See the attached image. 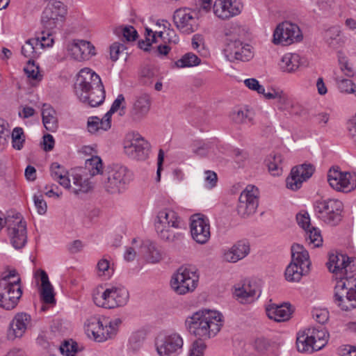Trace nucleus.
<instances>
[{"mask_svg":"<svg viewBox=\"0 0 356 356\" xmlns=\"http://www.w3.org/2000/svg\"><path fill=\"white\" fill-rule=\"evenodd\" d=\"M74 92L78 98L91 107L102 104L105 99V90L98 74L88 68L79 72L74 83Z\"/></svg>","mask_w":356,"mask_h":356,"instance_id":"nucleus-1","label":"nucleus"},{"mask_svg":"<svg viewBox=\"0 0 356 356\" xmlns=\"http://www.w3.org/2000/svg\"><path fill=\"white\" fill-rule=\"evenodd\" d=\"M221 317V314L216 311H199L188 317L185 325L191 334L200 340H205L216 336L220 330Z\"/></svg>","mask_w":356,"mask_h":356,"instance_id":"nucleus-2","label":"nucleus"},{"mask_svg":"<svg viewBox=\"0 0 356 356\" xmlns=\"http://www.w3.org/2000/svg\"><path fill=\"white\" fill-rule=\"evenodd\" d=\"M181 218L174 210L163 209L157 213L154 227L159 238L168 243H175L183 238Z\"/></svg>","mask_w":356,"mask_h":356,"instance_id":"nucleus-3","label":"nucleus"},{"mask_svg":"<svg viewBox=\"0 0 356 356\" xmlns=\"http://www.w3.org/2000/svg\"><path fill=\"white\" fill-rule=\"evenodd\" d=\"M132 179L131 172L124 165L113 163L106 166L99 177V183L108 193H120Z\"/></svg>","mask_w":356,"mask_h":356,"instance_id":"nucleus-4","label":"nucleus"},{"mask_svg":"<svg viewBox=\"0 0 356 356\" xmlns=\"http://www.w3.org/2000/svg\"><path fill=\"white\" fill-rule=\"evenodd\" d=\"M329 334L322 327L308 328L298 334L297 348L299 352H313L321 350L327 342Z\"/></svg>","mask_w":356,"mask_h":356,"instance_id":"nucleus-5","label":"nucleus"},{"mask_svg":"<svg viewBox=\"0 0 356 356\" xmlns=\"http://www.w3.org/2000/svg\"><path fill=\"white\" fill-rule=\"evenodd\" d=\"M121 323V319L118 318L104 325L99 318L92 316L87 320L85 324L86 332L90 338H93L95 341L103 342L116 335L118 327Z\"/></svg>","mask_w":356,"mask_h":356,"instance_id":"nucleus-6","label":"nucleus"},{"mask_svg":"<svg viewBox=\"0 0 356 356\" xmlns=\"http://www.w3.org/2000/svg\"><path fill=\"white\" fill-rule=\"evenodd\" d=\"M199 275L194 268L181 266L172 275L170 281L172 289L178 295L191 293L197 288Z\"/></svg>","mask_w":356,"mask_h":356,"instance_id":"nucleus-7","label":"nucleus"},{"mask_svg":"<svg viewBox=\"0 0 356 356\" xmlns=\"http://www.w3.org/2000/svg\"><path fill=\"white\" fill-rule=\"evenodd\" d=\"M129 298L128 290L124 286H111L93 294V301L98 307L113 309L125 305Z\"/></svg>","mask_w":356,"mask_h":356,"instance_id":"nucleus-8","label":"nucleus"},{"mask_svg":"<svg viewBox=\"0 0 356 356\" xmlns=\"http://www.w3.org/2000/svg\"><path fill=\"white\" fill-rule=\"evenodd\" d=\"M314 211L317 217L326 224L334 226L341 220L343 203L335 199L316 201Z\"/></svg>","mask_w":356,"mask_h":356,"instance_id":"nucleus-9","label":"nucleus"},{"mask_svg":"<svg viewBox=\"0 0 356 356\" xmlns=\"http://www.w3.org/2000/svg\"><path fill=\"white\" fill-rule=\"evenodd\" d=\"M334 302L342 310L349 311L356 307V281H337Z\"/></svg>","mask_w":356,"mask_h":356,"instance_id":"nucleus-10","label":"nucleus"},{"mask_svg":"<svg viewBox=\"0 0 356 356\" xmlns=\"http://www.w3.org/2000/svg\"><path fill=\"white\" fill-rule=\"evenodd\" d=\"M327 181L337 191L348 192L356 187V175L333 166L327 172Z\"/></svg>","mask_w":356,"mask_h":356,"instance_id":"nucleus-11","label":"nucleus"},{"mask_svg":"<svg viewBox=\"0 0 356 356\" xmlns=\"http://www.w3.org/2000/svg\"><path fill=\"white\" fill-rule=\"evenodd\" d=\"M150 145L139 134L128 135L124 143V152L136 160L147 158Z\"/></svg>","mask_w":356,"mask_h":356,"instance_id":"nucleus-12","label":"nucleus"},{"mask_svg":"<svg viewBox=\"0 0 356 356\" xmlns=\"http://www.w3.org/2000/svg\"><path fill=\"white\" fill-rule=\"evenodd\" d=\"M302 38L300 28L295 24L285 22L280 24L273 33V42L288 45Z\"/></svg>","mask_w":356,"mask_h":356,"instance_id":"nucleus-13","label":"nucleus"},{"mask_svg":"<svg viewBox=\"0 0 356 356\" xmlns=\"http://www.w3.org/2000/svg\"><path fill=\"white\" fill-rule=\"evenodd\" d=\"M223 51L226 58L230 62H245L252 58L250 46L237 39H227Z\"/></svg>","mask_w":356,"mask_h":356,"instance_id":"nucleus-14","label":"nucleus"},{"mask_svg":"<svg viewBox=\"0 0 356 356\" xmlns=\"http://www.w3.org/2000/svg\"><path fill=\"white\" fill-rule=\"evenodd\" d=\"M67 10L63 3L58 1L51 2L44 10L41 22L46 30H52L59 21H62Z\"/></svg>","mask_w":356,"mask_h":356,"instance_id":"nucleus-15","label":"nucleus"},{"mask_svg":"<svg viewBox=\"0 0 356 356\" xmlns=\"http://www.w3.org/2000/svg\"><path fill=\"white\" fill-rule=\"evenodd\" d=\"M156 350L160 356H176L183 346V339L177 334L159 337L156 341Z\"/></svg>","mask_w":356,"mask_h":356,"instance_id":"nucleus-16","label":"nucleus"},{"mask_svg":"<svg viewBox=\"0 0 356 356\" xmlns=\"http://www.w3.org/2000/svg\"><path fill=\"white\" fill-rule=\"evenodd\" d=\"M257 189L252 186H248L240 195L237 206L238 213L243 218L253 214L258 207L259 200L257 195Z\"/></svg>","mask_w":356,"mask_h":356,"instance_id":"nucleus-17","label":"nucleus"},{"mask_svg":"<svg viewBox=\"0 0 356 356\" xmlns=\"http://www.w3.org/2000/svg\"><path fill=\"white\" fill-rule=\"evenodd\" d=\"M191 232L192 238L200 244L206 243L210 238V225L208 218L202 214L191 216Z\"/></svg>","mask_w":356,"mask_h":356,"instance_id":"nucleus-18","label":"nucleus"},{"mask_svg":"<svg viewBox=\"0 0 356 356\" xmlns=\"http://www.w3.org/2000/svg\"><path fill=\"white\" fill-rule=\"evenodd\" d=\"M314 171L315 167L311 163H305L293 167L286 179V187L292 191L299 189L302 182L309 179Z\"/></svg>","mask_w":356,"mask_h":356,"instance_id":"nucleus-19","label":"nucleus"},{"mask_svg":"<svg viewBox=\"0 0 356 356\" xmlns=\"http://www.w3.org/2000/svg\"><path fill=\"white\" fill-rule=\"evenodd\" d=\"M173 22L176 27L185 34H190L197 29V19L187 8L177 9L173 15Z\"/></svg>","mask_w":356,"mask_h":356,"instance_id":"nucleus-20","label":"nucleus"},{"mask_svg":"<svg viewBox=\"0 0 356 356\" xmlns=\"http://www.w3.org/2000/svg\"><path fill=\"white\" fill-rule=\"evenodd\" d=\"M22 296V287L9 286L0 282V307L6 310L14 309Z\"/></svg>","mask_w":356,"mask_h":356,"instance_id":"nucleus-21","label":"nucleus"},{"mask_svg":"<svg viewBox=\"0 0 356 356\" xmlns=\"http://www.w3.org/2000/svg\"><path fill=\"white\" fill-rule=\"evenodd\" d=\"M67 51L72 58L77 61L88 60L95 54V47L88 41L74 40L67 44Z\"/></svg>","mask_w":356,"mask_h":356,"instance_id":"nucleus-22","label":"nucleus"},{"mask_svg":"<svg viewBox=\"0 0 356 356\" xmlns=\"http://www.w3.org/2000/svg\"><path fill=\"white\" fill-rule=\"evenodd\" d=\"M16 220L13 227H8V234L13 246L15 249H21L27 242L26 224L19 214L16 215Z\"/></svg>","mask_w":356,"mask_h":356,"instance_id":"nucleus-23","label":"nucleus"},{"mask_svg":"<svg viewBox=\"0 0 356 356\" xmlns=\"http://www.w3.org/2000/svg\"><path fill=\"white\" fill-rule=\"evenodd\" d=\"M240 3L236 0H216L213 10V13L221 19H227L241 13Z\"/></svg>","mask_w":356,"mask_h":356,"instance_id":"nucleus-24","label":"nucleus"},{"mask_svg":"<svg viewBox=\"0 0 356 356\" xmlns=\"http://www.w3.org/2000/svg\"><path fill=\"white\" fill-rule=\"evenodd\" d=\"M150 106L151 98L148 94L144 93L136 96L130 110L131 119L135 122L142 120L147 115Z\"/></svg>","mask_w":356,"mask_h":356,"instance_id":"nucleus-25","label":"nucleus"},{"mask_svg":"<svg viewBox=\"0 0 356 356\" xmlns=\"http://www.w3.org/2000/svg\"><path fill=\"white\" fill-rule=\"evenodd\" d=\"M31 321V316L26 313H19L15 315L10 323L7 337L9 340L22 337L25 333L28 325Z\"/></svg>","mask_w":356,"mask_h":356,"instance_id":"nucleus-26","label":"nucleus"},{"mask_svg":"<svg viewBox=\"0 0 356 356\" xmlns=\"http://www.w3.org/2000/svg\"><path fill=\"white\" fill-rule=\"evenodd\" d=\"M266 312L269 318L284 322L291 318L293 309L289 302H284L281 305L270 304L266 307Z\"/></svg>","mask_w":356,"mask_h":356,"instance_id":"nucleus-27","label":"nucleus"},{"mask_svg":"<svg viewBox=\"0 0 356 356\" xmlns=\"http://www.w3.org/2000/svg\"><path fill=\"white\" fill-rule=\"evenodd\" d=\"M250 250V243L248 241H238L225 252L224 259L228 262L235 263L245 257L249 254Z\"/></svg>","mask_w":356,"mask_h":356,"instance_id":"nucleus-28","label":"nucleus"},{"mask_svg":"<svg viewBox=\"0 0 356 356\" xmlns=\"http://www.w3.org/2000/svg\"><path fill=\"white\" fill-rule=\"evenodd\" d=\"M300 57L297 54H285L279 63L280 69L283 72L293 73L300 67Z\"/></svg>","mask_w":356,"mask_h":356,"instance_id":"nucleus-29","label":"nucleus"},{"mask_svg":"<svg viewBox=\"0 0 356 356\" xmlns=\"http://www.w3.org/2000/svg\"><path fill=\"white\" fill-rule=\"evenodd\" d=\"M42 123L45 129L51 132L56 131L58 127L55 110L49 105L44 104L42 109Z\"/></svg>","mask_w":356,"mask_h":356,"instance_id":"nucleus-30","label":"nucleus"},{"mask_svg":"<svg viewBox=\"0 0 356 356\" xmlns=\"http://www.w3.org/2000/svg\"><path fill=\"white\" fill-rule=\"evenodd\" d=\"M291 263L300 266H305L306 268L309 269L311 262L309 261V256L308 252L305 250L303 245L295 243L291 246Z\"/></svg>","mask_w":356,"mask_h":356,"instance_id":"nucleus-31","label":"nucleus"},{"mask_svg":"<svg viewBox=\"0 0 356 356\" xmlns=\"http://www.w3.org/2000/svg\"><path fill=\"white\" fill-rule=\"evenodd\" d=\"M40 280L42 282L40 293L43 302L46 304H54L56 299L54 288L49 280L48 275L43 270H40Z\"/></svg>","mask_w":356,"mask_h":356,"instance_id":"nucleus-32","label":"nucleus"},{"mask_svg":"<svg viewBox=\"0 0 356 356\" xmlns=\"http://www.w3.org/2000/svg\"><path fill=\"white\" fill-rule=\"evenodd\" d=\"M309 271L305 266H300L296 263H290L285 270V278L288 282H299L302 277Z\"/></svg>","mask_w":356,"mask_h":356,"instance_id":"nucleus-33","label":"nucleus"},{"mask_svg":"<svg viewBox=\"0 0 356 356\" xmlns=\"http://www.w3.org/2000/svg\"><path fill=\"white\" fill-rule=\"evenodd\" d=\"M350 257L343 254H332L329 257V261L327 263V268L330 271L339 277L344 266Z\"/></svg>","mask_w":356,"mask_h":356,"instance_id":"nucleus-34","label":"nucleus"},{"mask_svg":"<svg viewBox=\"0 0 356 356\" xmlns=\"http://www.w3.org/2000/svg\"><path fill=\"white\" fill-rule=\"evenodd\" d=\"M72 177V192L76 195L80 193H88L93 186L88 179H83L81 175H74Z\"/></svg>","mask_w":356,"mask_h":356,"instance_id":"nucleus-35","label":"nucleus"},{"mask_svg":"<svg viewBox=\"0 0 356 356\" xmlns=\"http://www.w3.org/2000/svg\"><path fill=\"white\" fill-rule=\"evenodd\" d=\"M324 38L327 44L334 49L339 47L343 42L341 31L337 26L328 29L325 33Z\"/></svg>","mask_w":356,"mask_h":356,"instance_id":"nucleus-36","label":"nucleus"},{"mask_svg":"<svg viewBox=\"0 0 356 356\" xmlns=\"http://www.w3.org/2000/svg\"><path fill=\"white\" fill-rule=\"evenodd\" d=\"M356 261L353 258H350L346 264L343 266L342 271L336 279L337 281H356Z\"/></svg>","mask_w":356,"mask_h":356,"instance_id":"nucleus-37","label":"nucleus"},{"mask_svg":"<svg viewBox=\"0 0 356 356\" xmlns=\"http://www.w3.org/2000/svg\"><path fill=\"white\" fill-rule=\"evenodd\" d=\"M143 248L146 252L147 259L151 263L159 262L162 259L161 251L158 248L156 245L151 241L145 243Z\"/></svg>","mask_w":356,"mask_h":356,"instance_id":"nucleus-38","label":"nucleus"},{"mask_svg":"<svg viewBox=\"0 0 356 356\" xmlns=\"http://www.w3.org/2000/svg\"><path fill=\"white\" fill-rule=\"evenodd\" d=\"M86 168L90 172L91 176L99 175L101 176L103 170V163L102 159L99 156H92L91 159H87L86 161Z\"/></svg>","mask_w":356,"mask_h":356,"instance_id":"nucleus-39","label":"nucleus"},{"mask_svg":"<svg viewBox=\"0 0 356 356\" xmlns=\"http://www.w3.org/2000/svg\"><path fill=\"white\" fill-rule=\"evenodd\" d=\"M200 58H199L193 53H187L184 55L181 58L175 62L177 67H190L198 65L200 63Z\"/></svg>","mask_w":356,"mask_h":356,"instance_id":"nucleus-40","label":"nucleus"},{"mask_svg":"<svg viewBox=\"0 0 356 356\" xmlns=\"http://www.w3.org/2000/svg\"><path fill=\"white\" fill-rule=\"evenodd\" d=\"M13 147L17 150H21L25 143V135L23 129L15 127L13 129L11 134Z\"/></svg>","mask_w":356,"mask_h":356,"instance_id":"nucleus-41","label":"nucleus"},{"mask_svg":"<svg viewBox=\"0 0 356 356\" xmlns=\"http://www.w3.org/2000/svg\"><path fill=\"white\" fill-rule=\"evenodd\" d=\"M305 238L309 243L313 244L314 247H319L322 245L323 238L318 229L312 226L305 230Z\"/></svg>","mask_w":356,"mask_h":356,"instance_id":"nucleus-42","label":"nucleus"},{"mask_svg":"<svg viewBox=\"0 0 356 356\" xmlns=\"http://www.w3.org/2000/svg\"><path fill=\"white\" fill-rule=\"evenodd\" d=\"M3 282L9 286L12 285V286H15V287H22L21 278L18 275L16 270L15 269L2 273V277L1 279L0 280V282Z\"/></svg>","mask_w":356,"mask_h":356,"instance_id":"nucleus-43","label":"nucleus"},{"mask_svg":"<svg viewBox=\"0 0 356 356\" xmlns=\"http://www.w3.org/2000/svg\"><path fill=\"white\" fill-rule=\"evenodd\" d=\"M40 43L38 39H29L26 41L24 45L22 47V54L27 58H33L37 54L36 49Z\"/></svg>","mask_w":356,"mask_h":356,"instance_id":"nucleus-44","label":"nucleus"},{"mask_svg":"<svg viewBox=\"0 0 356 356\" xmlns=\"http://www.w3.org/2000/svg\"><path fill=\"white\" fill-rule=\"evenodd\" d=\"M336 81L341 92L353 93L356 97V86L351 80L337 78Z\"/></svg>","mask_w":356,"mask_h":356,"instance_id":"nucleus-45","label":"nucleus"},{"mask_svg":"<svg viewBox=\"0 0 356 356\" xmlns=\"http://www.w3.org/2000/svg\"><path fill=\"white\" fill-rule=\"evenodd\" d=\"M232 120L236 124L247 123L251 120L248 110H234L231 113Z\"/></svg>","mask_w":356,"mask_h":356,"instance_id":"nucleus-46","label":"nucleus"},{"mask_svg":"<svg viewBox=\"0 0 356 356\" xmlns=\"http://www.w3.org/2000/svg\"><path fill=\"white\" fill-rule=\"evenodd\" d=\"M24 70L29 78L34 80L41 79L42 76L39 73V67L35 65L33 60L30 59L28 61L27 65L24 67Z\"/></svg>","mask_w":356,"mask_h":356,"instance_id":"nucleus-47","label":"nucleus"},{"mask_svg":"<svg viewBox=\"0 0 356 356\" xmlns=\"http://www.w3.org/2000/svg\"><path fill=\"white\" fill-rule=\"evenodd\" d=\"M234 294L238 298H247L254 296L256 291L251 289V285L250 284H243L242 287L235 289Z\"/></svg>","mask_w":356,"mask_h":356,"instance_id":"nucleus-48","label":"nucleus"},{"mask_svg":"<svg viewBox=\"0 0 356 356\" xmlns=\"http://www.w3.org/2000/svg\"><path fill=\"white\" fill-rule=\"evenodd\" d=\"M281 157L280 154L275 155L273 161H269L268 163V170L273 175H279L282 172V168L280 167Z\"/></svg>","mask_w":356,"mask_h":356,"instance_id":"nucleus-49","label":"nucleus"},{"mask_svg":"<svg viewBox=\"0 0 356 356\" xmlns=\"http://www.w3.org/2000/svg\"><path fill=\"white\" fill-rule=\"evenodd\" d=\"M33 201L35 207L37 209L38 214L44 215L47 210V202L44 200L42 195H34Z\"/></svg>","mask_w":356,"mask_h":356,"instance_id":"nucleus-50","label":"nucleus"},{"mask_svg":"<svg viewBox=\"0 0 356 356\" xmlns=\"http://www.w3.org/2000/svg\"><path fill=\"white\" fill-rule=\"evenodd\" d=\"M126 50L124 45L120 42H114L110 47V57L113 61H116L121 54Z\"/></svg>","mask_w":356,"mask_h":356,"instance_id":"nucleus-51","label":"nucleus"},{"mask_svg":"<svg viewBox=\"0 0 356 356\" xmlns=\"http://www.w3.org/2000/svg\"><path fill=\"white\" fill-rule=\"evenodd\" d=\"M296 220L300 227L305 231L307 230L311 226L310 217L307 212H300L296 215Z\"/></svg>","mask_w":356,"mask_h":356,"instance_id":"nucleus-52","label":"nucleus"},{"mask_svg":"<svg viewBox=\"0 0 356 356\" xmlns=\"http://www.w3.org/2000/svg\"><path fill=\"white\" fill-rule=\"evenodd\" d=\"M97 268L99 276L105 275L110 277L112 274V270L110 268V263L108 260L106 259H102L99 260L97 263Z\"/></svg>","mask_w":356,"mask_h":356,"instance_id":"nucleus-53","label":"nucleus"},{"mask_svg":"<svg viewBox=\"0 0 356 356\" xmlns=\"http://www.w3.org/2000/svg\"><path fill=\"white\" fill-rule=\"evenodd\" d=\"M202 341L198 339L193 343L189 356H203L206 345Z\"/></svg>","mask_w":356,"mask_h":356,"instance_id":"nucleus-54","label":"nucleus"},{"mask_svg":"<svg viewBox=\"0 0 356 356\" xmlns=\"http://www.w3.org/2000/svg\"><path fill=\"white\" fill-rule=\"evenodd\" d=\"M60 352L66 356H74L77 352V343L76 342L70 343L65 341L60 348Z\"/></svg>","mask_w":356,"mask_h":356,"instance_id":"nucleus-55","label":"nucleus"},{"mask_svg":"<svg viewBox=\"0 0 356 356\" xmlns=\"http://www.w3.org/2000/svg\"><path fill=\"white\" fill-rule=\"evenodd\" d=\"M88 130L91 134H95L102 129V120L97 116L90 117L87 122Z\"/></svg>","mask_w":356,"mask_h":356,"instance_id":"nucleus-56","label":"nucleus"},{"mask_svg":"<svg viewBox=\"0 0 356 356\" xmlns=\"http://www.w3.org/2000/svg\"><path fill=\"white\" fill-rule=\"evenodd\" d=\"M253 346L254 350L257 352L264 353L268 349L270 343L264 337H259L254 340Z\"/></svg>","mask_w":356,"mask_h":356,"instance_id":"nucleus-57","label":"nucleus"},{"mask_svg":"<svg viewBox=\"0 0 356 356\" xmlns=\"http://www.w3.org/2000/svg\"><path fill=\"white\" fill-rule=\"evenodd\" d=\"M144 338L141 337L140 334L136 333L134 334L130 339L129 343H130V348L134 351L136 352L138 350L143 343Z\"/></svg>","mask_w":356,"mask_h":356,"instance_id":"nucleus-58","label":"nucleus"},{"mask_svg":"<svg viewBox=\"0 0 356 356\" xmlns=\"http://www.w3.org/2000/svg\"><path fill=\"white\" fill-rule=\"evenodd\" d=\"M313 318L316 322L323 325L328 320V312L324 309H315L312 312Z\"/></svg>","mask_w":356,"mask_h":356,"instance_id":"nucleus-59","label":"nucleus"},{"mask_svg":"<svg viewBox=\"0 0 356 356\" xmlns=\"http://www.w3.org/2000/svg\"><path fill=\"white\" fill-rule=\"evenodd\" d=\"M125 99L122 94L118 95L117 98L113 102L111 107V113H115L120 108L124 110L125 108Z\"/></svg>","mask_w":356,"mask_h":356,"instance_id":"nucleus-60","label":"nucleus"},{"mask_svg":"<svg viewBox=\"0 0 356 356\" xmlns=\"http://www.w3.org/2000/svg\"><path fill=\"white\" fill-rule=\"evenodd\" d=\"M122 32L123 36L127 41H134L138 37V33L132 26L122 28Z\"/></svg>","mask_w":356,"mask_h":356,"instance_id":"nucleus-61","label":"nucleus"},{"mask_svg":"<svg viewBox=\"0 0 356 356\" xmlns=\"http://www.w3.org/2000/svg\"><path fill=\"white\" fill-rule=\"evenodd\" d=\"M50 170L51 175L54 179H58V178L61 177V175L63 174H67L65 168L56 162L51 165Z\"/></svg>","mask_w":356,"mask_h":356,"instance_id":"nucleus-62","label":"nucleus"},{"mask_svg":"<svg viewBox=\"0 0 356 356\" xmlns=\"http://www.w3.org/2000/svg\"><path fill=\"white\" fill-rule=\"evenodd\" d=\"M47 31V33H46V35L45 32L43 31L41 33L42 35L41 37H38L35 38L38 39V40L40 41L38 46H40L42 48L45 47H50L52 45L54 42L53 38H50V36L51 35V33H49L50 30Z\"/></svg>","mask_w":356,"mask_h":356,"instance_id":"nucleus-63","label":"nucleus"},{"mask_svg":"<svg viewBox=\"0 0 356 356\" xmlns=\"http://www.w3.org/2000/svg\"><path fill=\"white\" fill-rule=\"evenodd\" d=\"M54 137L51 134H47L43 136V149L44 151L49 152L52 150L54 147Z\"/></svg>","mask_w":356,"mask_h":356,"instance_id":"nucleus-64","label":"nucleus"}]
</instances>
